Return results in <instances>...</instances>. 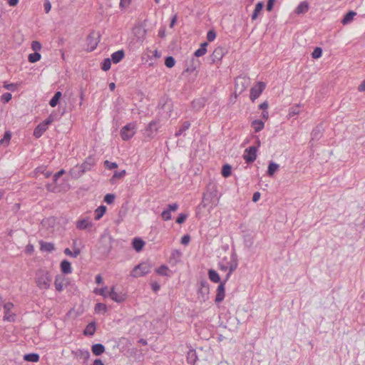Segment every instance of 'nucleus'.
<instances>
[{"label":"nucleus","instance_id":"obj_1","mask_svg":"<svg viewBox=\"0 0 365 365\" xmlns=\"http://www.w3.org/2000/svg\"><path fill=\"white\" fill-rule=\"evenodd\" d=\"M217 188L215 183L210 182L206 187V191L203 193L202 202L198 205V208H205L210 206V209L215 207L219 201L217 197Z\"/></svg>","mask_w":365,"mask_h":365},{"label":"nucleus","instance_id":"obj_2","mask_svg":"<svg viewBox=\"0 0 365 365\" xmlns=\"http://www.w3.org/2000/svg\"><path fill=\"white\" fill-rule=\"evenodd\" d=\"M52 277L48 271L39 269L36 272L35 282L40 289L50 288Z\"/></svg>","mask_w":365,"mask_h":365},{"label":"nucleus","instance_id":"obj_3","mask_svg":"<svg viewBox=\"0 0 365 365\" xmlns=\"http://www.w3.org/2000/svg\"><path fill=\"white\" fill-rule=\"evenodd\" d=\"M159 129V120L150 121L143 131V135L145 141L152 140L158 133Z\"/></svg>","mask_w":365,"mask_h":365},{"label":"nucleus","instance_id":"obj_4","mask_svg":"<svg viewBox=\"0 0 365 365\" xmlns=\"http://www.w3.org/2000/svg\"><path fill=\"white\" fill-rule=\"evenodd\" d=\"M136 123L135 122L129 123L123 126L120 132L121 138L125 140L131 139L136 133Z\"/></svg>","mask_w":365,"mask_h":365},{"label":"nucleus","instance_id":"obj_5","mask_svg":"<svg viewBox=\"0 0 365 365\" xmlns=\"http://www.w3.org/2000/svg\"><path fill=\"white\" fill-rule=\"evenodd\" d=\"M151 267V264L149 262L140 263L133 269L130 275L133 277L143 276L150 272Z\"/></svg>","mask_w":365,"mask_h":365},{"label":"nucleus","instance_id":"obj_6","mask_svg":"<svg viewBox=\"0 0 365 365\" xmlns=\"http://www.w3.org/2000/svg\"><path fill=\"white\" fill-rule=\"evenodd\" d=\"M98 250L103 256L107 257L112 250L111 238L102 237L99 242Z\"/></svg>","mask_w":365,"mask_h":365},{"label":"nucleus","instance_id":"obj_7","mask_svg":"<svg viewBox=\"0 0 365 365\" xmlns=\"http://www.w3.org/2000/svg\"><path fill=\"white\" fill-rule=\"evenodd\" d=\"M266 87L265 83L260 81L258 82L256 85H255L251 89H250V100L254 102L257 98H259V96L261 95V93L263 92Z\"/></svg>","mask_w":365,"mask_h":365},{"label":"nucleus","instance_id":"obj_8","mask_svg":"<svg viewBox=\"0 0 365 365\" xmlns=\"http://www.w3.org/2000/svg\"><path fill=\"white\" fill-rule=\"evenodd\" d=\"M257 151V148L256 146H250L245 149L243 158L247 163H252L256 160Z\"/></svg>","mask_w":365,"mask_h":365},{"label":"nucleus","instance_id":"obj_9","mask_svg":"<svg viewBox=\"0 0 365 365\" xmlns=\"http://www.w3.org/2000/svg\"><path fill=\"white\" fill-rule=\"evenodd\" d=\"M227 52L225 47L217 46L213 51L212 53L210 56V60L212 63H216L220 62L223 58L224 55Z\"/></svg>","mask_w":365,"mask_h":365},{"label":"nucleus","instance_id":"obj_10","mask_svg":"<svg viewBox=\"0 0 365 365\" xmlns=\"http://www.w3.org/2000/svg\"><path fill=\"white\" fill-rule=\"evenodd\" d=\"M95 164H96V160H95L94 157L92 155H89L88 157H87L86 158L84 162L80 165L83 170V172H84V173H85L87 171H90L92 169V168L95 165Z\"/></svg>","mask_w":365,"mask_h":365},{"label":"nucleus","instance_id":"obj_11","mask_svg":"<svg viewBox=\"0 0 365 365\" xmlns=\"http://www.w3.org/2000/svg\"><path fill=\"white\" fill-rule=\"evenodd\" d=\"M225 282H221L220 284L218 285L216 291V297H215V302L220 303L222 302L225 299Z\"/></svg>","mask_w":365,"mask_h":365},{"label":"nucleus","instance_id":"obj_12","mask_svg":"<svg viewBox=\"0 0 365 365\" xmlns=\"http://www.w3.org/2000/svg\"><path fill=\"white\" fill-rule=\"evenodd\" d=\"M86 43L88 45L87 50L92 51L96 48L98 41H97L94 32H91L88 34V36L86 38Z\"/></svg>","mask_w":365,"mask_h":365},{"label":"nucleus","instance_id":"obj_13","mask_svg":"<svg viewBox=\"0 0 365 365\" xmlns=\"http://www.w3.org/2000/svg\"><path fill=\"white\" fill-rule=\"evenodd\" d=\"M68 284V279H66L63 276H56L54 282V285L56 289L61 292L63 289L64 285H66Z\"/></svg>","mask_w":365,"mask_h":365},{"label":"nucleus","instance_id":"obj_14","mask_svg":"<svg viewBox=\"0 0 365 365\" xmlns=\"http://www.w3.org/2000/svg\"><path fill=\"white\" fill-rule=\"evenodd\" d=\"M109 296L110 299L118 303L123 302L125 300V294H123L122 292H117L115 291L114 287L111 288V290L109 293Z\"/></svg>","mask_w":365,"mask_h":365},{"label":"nucleus","instance_id":"obj_15","mask_svg":"<svg viewBox=\"0 0 365 365\" xmlns=\"http://www.w3.org/2000/svg\"><path fill=\"white\" fill-rule=\"evenodd\" d=\"M324 128L322 124L317 125L311 133V140H319L323 135Z\"/></svg>","mask_w":365,"mask_h":365},{"label":"nucleus","instance_id":"obj_16","mask_svg":"<svg viewBox=\"0 0 365 365\" xmlns=\"http://www.w3.org/2000/svg\"><path fill=\"white\" fill-rule=\"evenodd\" d=\"M230 273H232L238 267V259L237 254L233 252L230 256V261L227 263Z\"/></svg>","mask_w":365,"mask_h":365},{"label":"nucleus","instance_id":"obj_17","mask_svg":"<svg viewBox=\"0 0 365 365\" xmlns=\"http://www.w3.org/2000/svg\"><path fill=\"white\" fill-rule=\"evenodd\" d=\"M69 174L73 178L78 179L84 174V172L81 165H77L70 170Z\"/></svg>","mask_w":365,"mask_h":365},{"label":"nucleus","instance_id":"obj_18","mask_svg":"<svg viewBox=\"0 0 365 365\" xmlns=\"http://www.w3.org/2000/svg\"><path fill=\"white\" fill-rule=\"evenodd\" d=\"M145 245V242L140 237H135L132 241V246L133 249L139 252L142 251Z\"/></svg>","mask_w":365,"mask_h":365},{"label":"nucleus","instance_id":"obj_19","mask_svg":"<svg viewBox=\"0 0 365 365\" xmlns=\"http://www.w3.org/2000/svg\"><path fill=\"white\" fill-rule=\"evenodd\" d=\"M61 271L63 274H70L72 272V267L71 262L67 259H63L60 264Z\"/></svg>","mask_w":365,"mask_h":365},{"label":"nucleus","instance_id":"obj_20","mask_svg":"<svg viewBox=\"0 0 365 365\" xmlns=\"http://www.w3.org/2000/svg\"><path fill=\"white\" fill-rule=\"evenodd\" d=\"M125 57V52L123 50H118L111 54L110 60L114 63H118L123 60Z\"/></svg>","mask_w":365,"mask_h":365},{"label":"nucleus","instance_id":"obj_21","mask_svg":"<svg viewBox=\"0 0 365 365\" xmlns=\"http://www.w3.org/2000/svg\"><path fill=\"white\" fill-rule=\"evenodd\" d=\"M210 280L214 283H220L222 282L219 274L213 269H210L207 272Z\"/></svg>","mask_w":365,"mask_h":365},{"label":"nucleus","instance_id":"obj_22","mask_svg":"<svg viewBox=\"0 0 365 365\" xmlns=\"http://www.w3.org/2000/svg\"><path fill=\"white\" fill-rule=\"evenodd\" d=\"M48 128L43 123H39L34 130V135L36 138H39Z\"/></svg>","mask_w":365,"mask_h":365},{"label":"nucleus","instance_id":"obj_23","mask_svg":"<svg viewBox=\"0 0 365 365\" xmlns=\"http://www.w3.org/2000/svg\"><path fill=\"white\" fill-rule=\"evenodd\" d=\"M309 8V3L306 1H302L295 9V13L297 14H303L308 11Z\"/></svg>","mask_w":365,"mask_h":365},{"label":"nucleus","instance_id":"obj_24","mask_svg":"<svg viewBox=\"0 0 365 365\" xmlns=\"http://www.w3.org/2000/svg\"><path fill=\"white\" fill-rule=\"evenodd\" d=\"M91 351L95 356H101L105 351V346L102 344H95L91 346Z\"/></svg>","mask_w":365,"mask_h":365},{"label":"nucleus","instance_id":"obj_25","mask_svg":"<svg viewBox=\"0 0 365 365\" xmlns=\"http://www.w3.org/2000/svg\"><path fill=\"white\" fill-rule=\"evenodd\" d=\"M23 359L26 361L38 362L40 359V356L37 353H29L24 354Z\"/></svg>","mask_w":365,"mask_h":365},{"label":"nucleus","instance_id":"obj_26","mask_svg":"<svg viewBox=\"0 0 365 365\" xmlns=\"http://www.w3.org/2000/svg\"><path fill=\"white\" fill-rule=\"evenodd\" d=\"M356 15V13L354 11H348L343 17L341 21V23L343 25H346L349 24L354 19V17Z\"/></svg>","mask_w":365,"mask_h":365},{"label":"nucleus","instance_id":"obj_27","mask_svg":"<svg viewBox=\"0 0 365 365\" xmlns=\"http://www.w3.org/2000/svg\"><path fill=\"white\" fill-rule=\"evenodd\" d=\"M96 323L92 322L89 323L83 331V334L86 336H93L96 331Z\"/></svg>","mask_w":365,"mask_h":365},{"label":"nucleus","instance_id":"obj_28","mask_svg":"<svg viewBox=\"0 0 365 365\" xmlns=\"http://www.w3.org/2000/svg\"><path fill=\"white\" fill-rule=\"evenodd\" d=\"M181 255L182 253L178 250H173L170 257V262L176 264L177 262H180Z\"/></svg>","mask_w":365,"mask_h":365},{"label":"nucleus","instance_id":"obj_29","mask_svg":"<svg viewBox=\"0 0 365 365\" xmlns=\"http://www.w3.org/2000/svg\"><path fill=\"white\" fill-rule=\"evenodd\" d=\"M207 46H208L207 42H204V43H201L200 48L197 49L195 51L194 56L196 57H200V56H204L207 52Z\"/></svg>","mask_w":365,"mask_h":365},{"label":"nucleus","instance_id":"obj_30","mask_svg":"<svg viewBox=\"0 0 365 365\" xmlns=\"http://www.w3.org/2000/svg\"><path fill=\"white\" fill-rule=\"evenodd\" d=\"M197 359V354L195 350L190 349L187 354V361L190 364H193L196 362Z\"/></svg>","mask_w":365,"mask_h":365},{"label":"nucleus","instance_id":"obj_31","mask_svg":"<svg viewBox=\"0 0 365 365\" xmlns=\"http://www.w3.org/2000/svg\"><path fill=\"white\" fill-rule=\"evenodd\" d=\"M92 225L91 222H90L88 220L83 219L77 221L76 227L78 230H86V228L91 227Z\"/></svg>","mask_w":365,"mask_h":365},{"label":"nucleus","instance_id":"obj_32","mask_svg":"<svg viewBox=\"0 0 365 365\" xmlns=\"http://www.w3.org/2000/svg\"><path fill=\"white\" fill-rule=\"evenodd\" d=\"M40 245H41L40 249L41 251H46V252H51L53 250H54V249H55L54 245L51 242H46L41 241L40 242Z\"/></svg>","mask_w":365,"mask_h":365},{"label":"nucleus","instance_id":"obj_33","mask_svg":"<svg viewBox=\"0 0 365 365\" xmlns=\"http://www.w3.org/2000/svg\"><path fill=\"white\" fill-rule=\"evenodd\" d=\"M252 126L254 128L255 132L258 133L264 128V123L262 120H255L252 122Z\"/></svg>","mask_w":365,"mask_h":365},{"label":"nucleus","instance_id":"obj_34","mask_svg":"<svg viewBox=\"0 0 365 365\" xmlns=\"http://www.w3.org/2000/svg\"><path fill=\"white\" fill-rule=\"evenodd\" d=\"M62 96V93L61 91H56L54 94V96L51 98V99L49 101V105L51 107H55L58 105L59 100L61 99Z\"/></svg>","mask_w":365,"mask_h":365},{"label":"nucleus","instance_id":"obj_35","mask_svg":"<svg viewBox=\"0 0 365 365\" xmlns=\"http://www.w3.org/2000/svg\"><path fill=\"white\" fill-rule=\"evenodd\" d=\"M264 7V4L262 1H259L256 5L255 10L252 14V20L257 19L259 13L262 10Z\"/></svg>","mask_w":365,"mask_h":365},{"label":"nucleus","instance_id":"obj_36","mask_svg":"<svg viewBox=\"0 0 365 365\" xmlns=\"http://www.w3.org/2000/svg\"><path fill=\"white\" fill-rule=\"evenodd\" d=\"M279 165L274 162H270L268 165L267 169V175L269 176H273L274 174L277 172V170L279 169Z\"/></svg>","mask_w":365,"mask_h":365},{"label":"nucleus","instance_id":"obj_37","mask_svg":"<svg viewBox=\"0 0 365 365\" xmlns=\"http://www.w3.org/2000/svg\"><path fill=\"white\" fill-rule=\"evenodd\" d=\"M190 127V123L189 121L183 122L182 125L180 127L179 130L175 133V137H179L185 131L188 130Z\"/></svg>","mask_w":365,"mask_h":365},{"label":"nucleus","instance_id":"obj_38","mask_svg":"<svg viewBox=\"0 0 365 365\" xmlns=\"http://www.w3.org/2000/svg\"><path fill=\"white\" fill-rule=\"evenodd\" d=\"M106 211V207L104 205L99 206L95 211V220H100L103 215L105 214Z\"/></svg>","mask_w":365,"mask_h":365},{"label":"nucleus","instance_id":"obj_39","mask_svg":"<svg viewBox=\"0 0 365 365\" xmlns=\"http://www.w3.org/2000/svg\"><path fill=\"white\" fill-rule=\"evenodd\" d=\"M222 175L225 178H227L231 175L232 167L229 164H225L222 168L221 171Z\"/></svg>","mask_w":365,"mask_h":365},{"label":"nucleus","instance_id":"obj_40","mask_svg":"<svg viewBox=\"0 0 365 365\" xmlns=\"http://www.w3.org/2000/svg\"><path fill=\"white\" fill-rule=\"evenodd\" d=\"M244 243L247 247L250 248L254 244L253 237L250 234L245 235L244 236Z\"/></svg>","mask_w":365,"mask_h":365},{"label":"nucleus","instance_id":"obj_41","mask_svg":"<svg viewBox=\"0 0 365 365\" xmlns=\"http://www.w3.org/2000/svg\"><path fill=\"white\" fill-rule=\"evenodd\" d=\"M41 58V56L38 52H34L30 53L28 56V60L30 63H36Z\"/></svg>","mask_w":365,"mask_h":365},{"label":"nucleus","instance_id":"obj_42","mask_svg":"<svg viewBox=\"0 0 365 365\" xmlns=\"http://www.w3.org/2000/svg\"><path fill=\"white\" fill-rule=\"evenodd\" d=\"M125 173H126V172L125 170H123L121 171H115L114 173L113 177L110 179V182L112 184H114L115 179H119V178H123L125 175Z\"/></svg>","mask_w":365,"mask_h":365},{"label":"nucleus","instance_id":"obj_43","mask_svg":"<svg viewBox=\"0 0 365 365\" xmlns=\"http://www.w3.org/2000/svg\"><path fill=\"white\" fill-rule=\"evenodd\" d=\"M111 61L109 58H105L101 64V69L104 71H108L111 66Z\"/></svg>","mask_w":365,"mask_h":365},{"label":"nucleus","instance_id":"obj_44","mask_svg":"<svg viewBox=\"0 0 365 365\" xmlns=\"http://www.w3.org/2000/svg\"><path fill=\"white\" fill-rule=\"evenodd\" d=\"M94 310L96 313H105L107 311V307L103 303H97L95 305Z\"/></svg>","mask_w":365,"mask_h":365},{"label":"nucleus","instance_id":"obj_45","mask_svg":"<svg viewBox=\"0 0 365 365\" xmlns=\"http://www.w3.org/2000/svg\"><path fill=\"white\" fill-rule=\"evenodd\" d=\"M205 106L203 100H194L192 102V106L194 109H196L197 110H200L201 108H202Z\"/></svg>","mask_w":365,"mask_h":365},{"label":"nucleus","instance_id":"obj_46","mask_svg":"<svg viewBox=\"0 0 365 365\" xmlns=\"http://www.w3.org/2000/svg\"><path fill=\"white\" fill-rule=\"evenodd\" d=\"M175 59L174 58V57H173L171 56L165 57V65L168 68H171L175 66Z\"/></svg>","mask_w":365,"mask_h":365},{"label":"nucleus","instance_id":"obj_47","mask_svg":"<svg viewBox=\"0 0 365 365\" xmlns=\"http://www.w3.org/2000/svg\"><path fill=\"white\" fill-rule=\"evenodd\" d=\"M168 269V267L166 265H161L156 269V273L161 276H168L166 271Z\"/></svg>","mask_w":365,"mask_h":365},{"label":"nucleus","instance_id":"obj_48","mask_svg":"<svg viewBox=\"0 0 365 365\" xmlns=\"http://www.w3.org/2000/svg\"><path fill=\"white\" fill-rule=\"evenodd\" d=\"M115 198V195L112 193L106 194L104 197V202L108 205L113 203Z\"/></svg>","mask_w":365,"mask_h":365},{"label":"nucleus","instance_id":"obj_49","mask_svg":"<svg viewBox=\"0 0 365 365\" xmlns=\"http://www.w3.org/2000/svg\"><path fill=\"white\" fill-rule=\"evenodd\" d=\"M322 49L320 47H316L312 53V56L313 58H319L322 56Z\"/></svg>","mask_w":365,"mask_h":365},{"label":"nucleus","instance_id":"obj_50","mask_svg":"<svg viewBox=\"0 0 365 365\" xmlns=\"http://www.w3.org/2000/svg\"><path fill=\"white\" fill-rule=\"evenodd\" d=\"M161 217L165 221L170 220L172 218L171 212H170V210H165L161 213Z\"/></svg>","mask_w":365,"mask_h":365},{"label":"nucleus","instance_id":"obj_51","mask_svg":"<svg viewBox=\"0 0 365 365\" xmlns=\"http://www.w3.org/2000/svg\"><path fill=\"white\" fill-rule=\"evenodd\" d=\"M216 38V32L213 29H210L208 31L207 34V39L208 41L211 42L214 41Z\"/></svg>","mask_w":365,"mask_h":365},{"label":"nucleus","instance_id":"obj_52","mask_svg":"<svg viewBox=\"0 0 365 365\" xmlns=\"http://www.w3.org/2000/svg\"><path fill=\"white\" fill-rule=\"evenodd\" d=\"M105 167L108 170H112L118 168V164L116 163L110 162L109 160L104 161Z\"/></svg>","mask_w":365,"mask_h":365},{"label":"nucleus","instance_id":"obj_53","mask_svg":"<svg viewBox=\"0 0 365 365\" xmlns=\"http://www.w3.org/2000/svg\"><path fill=\"white\" fill-rule=\"evenodd\" d=\"M55 120V115L53 113L50 114L48 117L43 120L42 123L48 128V126L51 124Z\"/></svg>","mask_w":365,"mask_h":365},{"label":"nucleus","instance_id":"obj_54","mask_svg":"<svg viewBox=\"0 0 365 365\" xmlns=\"http://www.w3.org/2000/svg\"><path fill=\"white\" fill-rule=\"evenodd\" d=\"M31 48L34 51V52H38L41 49V44L39 41H34L31 43Z\"/></svg>","mask_w":365,"mask_h":365},{"label":"nucleus","instance_id":"obj_55","mask_svg":"<svg viewBox=\"0 0 365 365\" xmlns=\"http://www.w3.org/2000/svg\"><path fill=\"white\" fill-rule=\"evenodd\" d=\"M187 217V214L180 213V214H179V215L178 216V217L176 219V222L178 224H182L186 220Z\"/></svg>","mask_w":365,"mask_h":365},{"label":"nucleus","instance_id":"obj_56","mask_svg":"<svg viewBox=\"0 0 365 365\" xmlns=\"http://www.w3.org/2000/svg\"><path fill=\"white\" fill-rule=\"evenodd\" d=\"M56 182H53L52 183H48L46 185V189L49 192H56L58 190L57 186L56 185Z\"/></svg>","mask_w":365,"mask_h":365},{"label":"nucleus","instance_id":"obj_57","mask_svg":"<svg viewBox=\"0 0 365 365\" xmlns=\"http://www.w3.org/2000/svg\"><path fill=\"white\" fill-rule=\"evenodd\" d=\"M17 84L16 83H4V88H5L6 90L11 91H15L17 88Z\"/></svg>","mask_w":365,"mask_h":365},{"label":"nucleus","instance_id":"obj_58","mask_svg":"<svg viewBox=\"0 0 365 365\" xmlns=\"http://www.w3.org/2000/svg\"><path fill=\"white\" fill-rule=\"evenodd\" d=\"M11 94L10 93H5L1 96V101L2 103H8L11 99Z\"/></svg>","mask_w":365,"mask_h":365},{"label":"nucleus","instance_id":"obj_59","mask_svg":"<svg viewBox=\"0 0 365 365\" xmlns=\"http://www.w3.org/2000/svg\"><path fill=\"white\" fill-rule=\"evenodd\" d=\"M15 319L14 314H11L9 312H5V315L4 316V321L14 322Z\"/></svg>","mask_w":365,"mask_h":365},{"label":"nucleus","instance_id":"obj_60","mask_svg":"<svg viewBox=\"0 0 365 365\" xmlns=\"http://www.w3.org/2000/svg\"><path fill=\"white\" fill-rule=\"evenodd\" d=\"M65 173V170L61 169L56 173L53 176V181L56 182L57 180Z\"/></svg>","mask_w":365,"mask_h":365},{"label":"nucleus","instance_id":"obj_61","mask_svg":"<svg viewBox=\"0 0 365 365\" xmlns=\"http://www.w3.org/2000/svg\"><path fill=\"white\" fill-rule=\"evenodd\" d=\"M81 357L84 360H88L90 357V352L87 350H81Z\"/></svg>","mask_w":365,"mask_h":365},{"label":"nucleus","instance_id":"obj_62","mask_svg":"<svg viewBox=\"0 0 365 365\" xmlns=\"http://www.w3.org/2000/svg\"><path fill=\"white\" fill-rule=\"evenodd\" d=\"M131 3V0H120V7L122 9L127 8Z\"/></svg>","mask_w":365,"mask_h":365},{"label":"nucleus","instance_id":"obj_63","mask_svg":"<svg viewBox=\"0 0 365 365\" xmlns=\"http://www.w3.org/2000/svg\"><path fill=\"white\" fill-rule=\"evenodd\" d=\"M150 285H151L152 290L154 292L156 293V292H158L160 290V284L157 282H153L150 284Z\"/></svg>","mask_w":365,"mask_h":365},{"label":"nucleus","instance_id":"obj_64","mask_svg":"<svg viewBox=\"0 0 365 365\" xmlns=\"http://www.w3.org/2000/svg\"><path fill=\"white\" fill-rule=\"evenodd\" d=\"M190 241V237L189 235H185L181 238V243L182 245H187Z\"/></svg>","mask_w":365,"mask_h":365}]
</instances>
